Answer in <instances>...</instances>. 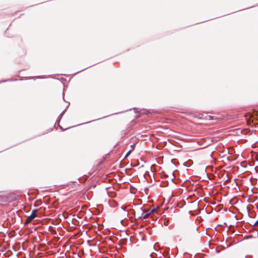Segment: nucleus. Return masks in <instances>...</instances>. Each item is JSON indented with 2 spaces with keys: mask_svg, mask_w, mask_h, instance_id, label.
<instances>
[{
  "mask_svg": "<svg viewBox=\"0 0 258 258\" xmlns=\"http://www.w3.org/2000/svg\"><path fill=\"white\" fill-rule=\"evenodd\" d=\"M142 210V214L139 217V219H146L148 217L149 215L151 213H153L155 211V210L153 209L152 211H150L149 209L147 210Z\"/></svg>",
  "mask_w": 258,
  "mask_h": 258,
  "instance_id": "nucleus-2",
  "label": "nucleus"
},
{
  "mask_svg": "<svg viewBox=\"0 0 258 258\" xmlns=\"http://www.w3.org/2000/svg\"><path fill=\"white\" fill-rule=\"evenodd\" d=\"M37 211L38 210L37 209L33 210L32 211L30 216L28 217L27 218V219H26L25 222V224H27L30 223L36 217Z\"/></svg>",
  "mask_w": 258,
  "mask_h": 258,
  "instance_id": "nucleus-1",
  "label": "nucleus"
},
{
  "mask_svg": "<svg viewBox=\"0 0 258 258\" xmlns=\"http://www.w3.org/2000/svg\"><path fill=\"white\" fill-rule=\"evenodd\" d=\"M132 152V150H130L128 151L127 153L126 154L125 156V158H126L128 156V155L131 154V153Z\"/></svg>",
  "mask_w": 258,
  "mask_h": 258,
  "instance_id": "nucleus-3",
  "label": "nucleus"
}]
</instances>
